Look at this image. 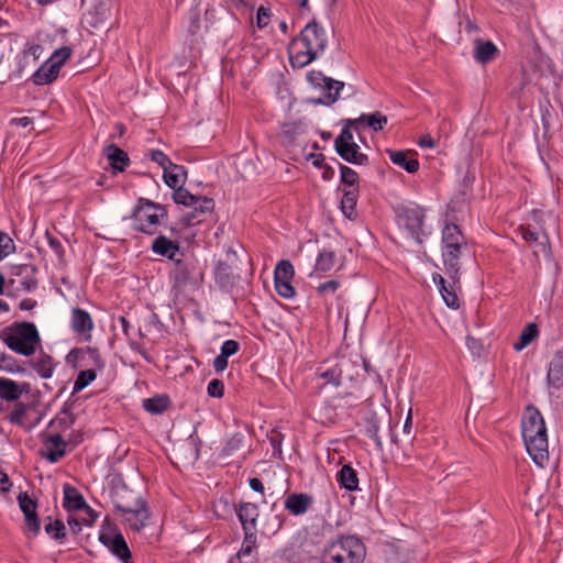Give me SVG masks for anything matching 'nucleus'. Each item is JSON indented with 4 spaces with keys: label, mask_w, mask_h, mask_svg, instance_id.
<instances>
[{
    "label": "nucleus",
    "mask_w": 563,
    "mask_h": 563,
    "mask_svg": "<svg viewBox=\"0 0 563 563\" xmlns=\"http://www.w3.org/2000/svg\"><path fill=\"white\" fill-rule=\"evenodd\" d=\"M328 45L325 30L314 20L308 23L289 44V58L294 66L305 67L324 52Z\"/></svg>",
    "instance_id": "nucleus-1"
},
{
    "label": "nucleus",
    "mask_w": 563,
    "mask_h": 563,
    "mask_svg": "<svg viewBox=\"0 0 563 563\" xmlns=\"http://www.w3.org/2000/svg\"><path fill=\"white\" fill-rule=\"evenodd\" d=\"M521 433L527 452L533 462L542 467L549 461L548 433L543 417L533 406H528L525 409Z\"/></svg>",
    "instance_id": "nucleus-2"
},
{
    "label": "nucleus",
    "mask_w": 563,
    "mask_h": 563,
    "mask_svg": "<svg viewBox=\"0 0 563 563\" xmlns=\"http://www.w3.org/2000/svg\"><path fill=\"white\" fill-rule=\"evenodd\" d=\"M467 250L466 239L460 228L450 223L442 230V261L444 272L453 283L460 282V260Z\"/></svg>",
    "instance_id": "nucleus-3"
},
{
    "label": "nucleus",
    "mask_w": 563,
    "mask_h": 563,
    "mask_svg": "<svg viewBox=\"0 0 563 563\" xmlns=\"http://www.w3.org/2000/svg\"><path fill=\"white\" fill-rule=\"evenodd\" d=\"M1 340L18 354L31 356L41 339L36 327L31 322L14 323L0 331Z\"/></svg>",
    "instance_id": "nucleus-4"
},
{
    "label": "nucleus",
    "mask_w": 563,
    "mask_h": 563,
    "mask_svg": "<svg viewBox=\"0 0 563 563\" xmlns=\"http://www.w3.org/2000/svg\"><path fill=\"white\" fill-rule=\"evenodd\" d=\"M365 558L363 542L354 537H341L330 543L322 553V563H362Z\"/></svg>",
    "instance_id": "nucleus-5"
},
{
    "label": "nucleus",
    "mask_w": 563,
    "mask_h": 563,
    "mask_svg": "<svg viewBox=\"0 0 563 563\" xmlns=\"http://www.w3.org/2000/svg\"><path fill=\"white\" fill-rule=\"evenodd\" d=\"M132 218L136 231L153 235L157 232L159 221L167 218V211L162 205L141 198Z\"/></svg>",
    "instance_id": "nucleus-6"
},
{
    "label": "nucleus",
    "mask_w": 563,
    "mask_h": 563,
    "mask_svg": "<svg viewBox=\"0 0 563 563\" xmlns=\"http://www.w3.org/2000/svg\"><path fill=\"white\" fill-rule=\"evenodd\" d=\"M424 209L418 205L401 207L397 213V223L399 228L407 231L408 235L417 243H422Z\"/></svg>",
    "instance_id": "nucleus-7"
},
{
    "label": "nucleus",
    "mask_w": 563,
    "mask_h": 563,
    "mask_svg": "<svg viewBox=\"0 0 563 563\" xmlns=\"http://www.w3.org/2000/svg\"><path fill=\"white\" fill-rule=\"evenodd\" d=\"M181 256V258L173 261L174 268L170 272L174 287L178 289H183L188 284L196 282L198 274L196 261L191 257H185L183 254Z\"/></svg>",
    "instance_id": "nucleus-8"
},
{
    "label": "nucleus",
    "mask_w": 563,
    "mask_h": 563,
    "mask_svg": "<svg viewBox=\"0 0 563 563\" xmlns=\"http://www.w3.org/2000/svg\"><path fill=\"white\" fill-rule=\"evenodd\" d=\"M99 540L119 559L126 561L131 558L130 549L123 536L120 532L114 531L110 525L102 526Z\"/></svg>",
    "instance_id": "nucleus-9"
},
{
    "label": "nucleus",
    "mask_w": 563,
    "mask_h": 563,
    "mask_svg": "<svg viewBox=\"0 0 563 563\" xmlns=\"http://www.w3.org/2000/svg\"><path fill=\"white\" fill-rule=\"evenodd\" d=\"M110 496L115 510L119 512L130 510V508L143 503L141 496L129 489L125 484L113 485L110 490Z\"/></svg>",
    "instance_id": "nucleus-10"
},
{
    "label": "nucleus",
    "mask_w": 563,
    "mask_h": 563,
    "mask_svg": "<svg viewBox=\"0 0 563 563\" xmlns=\"http://www.w3.org/2000/svg\"><path fill=\"white\" fill-rule=\"evenodd\" d=\"M18 501L22 512L24 514L27 529L33 534H37L40 532L41 525L36 512V500L32 499L26 492H23L19 494Z\"/></svg>",
    "instance_id": "nucleus-11"
},
{
    "label": "nucleus",
    "mask_w": 563,
    "mask_h": 563,
    "mask_svg": "<svg viewBox=\"0 0 563 563\" xmlns=\"http://www.w3.org/2000/svg\"><path fill=\"white\" fill-rule=\"evenodd\" d=\"M389 159L400 168L409 174H413L419 169V161L417 159V152L415 151H395L387 150Z\"/></svg>",
    "instance_id": "nucleus-12"
},
{
    "label": "nucleus",
    "mask_w": 563,
    "mask_h": 563,
    "mask_svg": "<svg viewBox=\"0 0 563 563\" xmlns=\"http://www.w3.org/2000/svg\"><path fill=\"white\" fill-rule=\"evenodd\" d=\"M110 18V4L108 2L100 1L95 5L93 11L89 12L88 15H86V23H88L90 27L96 30L104 29L109 25Z\"/></svg>",
    "instance_id": "nucleus-13"
},
{
    "label": "nucleus",
    "mask_w": 563,
    "mask_h": 563,
    "mask_svg": "<svg viewBox=\"0 0 563 563\" xmlns=\"http://www.w3.org/2000/svg\"><path fill=\"white\" fill-rule=\"evenodd\" d=\"M308 79L313 85H319L318 80H322L323 81V89H324V91H327L325 100L323 101L324 104H332V103H334L338 100V98H339L340 91L344 87V82L343 81L334 80L332 78L321 77L320 73H318V74L311 73L308 76Z\"/></svg>",
    "instance_id": "nucleus-14"
},
{
    "label": "nucleus",
    "mask_w": 563,
    "mask_h": 563,
    "mask_svg": "<svg viewBox=\"0 0 563 563\" xmlns=\"http://www.w3.org/2000/svg\"><path fill=\"white\" fill-rule=\"evenodd\" d=\"M44 445L47 451L43 453V456L51 463L58 462L66 454L67 442L60 434L47 435Z\"/></svg>",
    "instance_id": "nucleus-15"
},
{
    "label": "nucleus",
    "mask_w": 563,
    "mask_h": 563,
    "mask_svg": "<svg viewBox=\"0 0 563 563\" xmlns=\"http://www.w3.org/2000/svg\"><path fill=\"white\" fill-rule=\"evenodd\" d=\"M174 201L178 205H184L186 207H191L194 210H197V202H203L205 209H213L214 202L211 198L195 196L190 194L187 189L179 187L175 189L173 194Z\"/></svg>",
    "instance_id": "nucleus-16"
},
{
    "label": "nucleus",
    "mask_w": 563,
    "mask_h": 563,
    "mask_svg": "<svg viewBox=\"0 0 563 563\" xmlns=\"http://www.w3.org/2000/svg\"><path fill=\"white\" fill-rule=\"evenodd\" d=\"M258 507L252 503L241 504L238 509V517L244 532L256 533V521L258 518Z\"/></svg>",
    "instance_id": "nucleus-17"
},
{
    "label": "nucleus",
    "mask_w": 563,
    "mask_h": 563,
    "mask_svg": "<svg viewBox=\"0 0 563 563\" xmlns=\"http://www.w3.org/2000/svg\"><path fill=\"white\" fill-rule=\"evenodd\" d=\"M350 365V360L341 358L340 362L335 364L333 367L319 372L318 375L320 376V378L324 379L327 384L339 386L341 385L343 378H352L351 375H346L345 373Z\"/></svg>",
    "instance_id": "nucleus-18"
},
{
    "label": "nucleus",
    "mask_w": 563,
    "mask_h": 563,
    "mask_svg": "<svg viewBox=\"0 0 563 563\" xmlns=\"http://www.w3.org/2000/svg\"><path fill=\"white\" fill-rule=\"evenodd\" d=\"M120 514L124 517V521L129 527L135 531H140L145 526L148 518V512L144 501L141 503V505H136L130 508V510H124Z\"/></svg>",
    "instance_id": "nucleus-19"
},
{
    "label": "nucleus",
    "mask_w": 563,
    "mask_h": 563,
    "mask_svg": "<svg viewBox=\"0 0 563 563\" xmlns=\"http://www.w3.org/2000/svg\"><path fill=\"white\" fill-rule=\"evenodd\" d=\"M29 391V384H18L10 378H0V398L7 401H16L23 393Z\"/></svg>",
    "instance_id": "nucleus-20"
},
{
    "label": "nucleus",
    "mask_w": 563,
    "mask_h": 563,
    "mask_svg": "<svg viewBox=\"0 0 563 563\" xmlns=\"http://www.w3.org/2000/svg\"><path fill=\"white\" fill-rule=\"evenodd\" d=\"M548 383L555 389L563 387V349L559 350L550 362Z\"/></svg>",
    "instance_id": "nucleus-21"
},
{
    "label": "nucleus",
    "mask_w": 563,
    "mask_h": 563,
    "mask_svg": "<svg viewBox=\"0 0 563 563\" xmlns=\"http://www.w3.org/2000/svg\"><path fill=\"white\" fill-rule=\"evenodd\" d=\"M152 251L155 254L161 256H165L172 261L176 258V255L179 253V244L177 241H173L165 235H158L152 242Z\"/></svg>",
    "instance_id": "nucleus-22"
},
{
    "label": "nucleus",
    "mask_w": 563,
    "mask_h": 563,
    "mask_svg": "<svg viewBox=\"0 0 563 563\" xmlns=\"http://www.w3.org/2000/svg\"><path fill=\"white\" fill-rule=\"evenodd\" d=\"M433 282L439 286L440 294L445 301L446 306L453 309L460 308V299L456 295L454 285L456 283L445 285V279L440 274H433Z\"/></svg>",
    "instance_id": "nucleus-23"
},
{
    "label": "nucleus",
    "mask_w": 563,
    "mask_h": 563,
    "mask_svg": "<svg viewBox=\"0 0 563 563\" xmlns=\"http://www.w3.org/2000/svg\"><path fill=\"white\" fill-rule=\"evenodd\" d=\"M474 58L481 64H487L496 56L498 49L492 41L476 38L474 41Z\"/></svg>",
    "instance_id": "nucleus-24"
},
{
    "label": "nucleus",
    "mask_w": 563,
    "mask_h": 563,
    "mask_svg": "<svg viewBox=\"0 0 563 563\" xmlns=\"http://www.w3.org/2000/svg\"><path fill=\"white\" fill-rule=\"evenodd\" d=\"M312 504V497L306 494H291L285 501V508L292 515L299 516L305 514Z\"/></svg>",
    "instance_id": "nucleus-25"
},
{
    "label": "nucleus",
    "mask_w": 563,
    "mask_h": 563,
    "mask_svg": "<svg viewBox=\"0 0 563 563\" xmlns=\"http://www.w3.org/2000/svg\"><path fill=\"white\" fill-rule=\"evenodd\" d=\"M59 68L48 59L33 74V82L37 86L51 84L58 76Z\"/></svg>",
    "instance_id": "nucleus-26"
},
{
    "label": "nucleus",
    "mask_w": 563,
    "mask_h": 563,
    "mask_svg": "<svg viewBox=\"0 0 563 563\" xmlns=\"http://www.w3.org/2000/svg\"><path fill=\"white\" fill-rule=\"evenodd\" d=\"M71 327L77 333L89 334L93 328V322L86 310L75 308L71 312Z\"/></svg>",
    "instance_id": "nucleus-27"
},
{
    "label": "nucleus",
    "mask_w": 563,
    "mask_h": 563,
    "mask_svg": "<svg viewBox=\"0 0 563 563\" xmlns=\"http://www.w3.org/2000/svg\"><path fill=\"white\" fill-rule=\"evenodd\" d=\"M164 181L172 189H177L183 186L186 177V170L184 166L169 163L164 169Z\"/></svg>",
    "instance_id": "nucleus-28"
},
{
    "label": "nucleus",
    "mask_w": 563,
    "mask_h": 563,
    "mask_svg": "<svg viewBox=\"0 0 563 563\" xmlns=\"http://www.w3.org/2000/svg\"><path fill=\"white\" fill-rule=\"evenodd\" d=\"M387 117L383 115L378 111L371 114H362L357 119L347 120L349 124H364L375 132L382 131L384 126L387 124Z\"/></svg>",
    "instance_id": "nucleus-29"
},
{
    "label": "nucleus",
    "mask_w": 563,
    "mask_h": 563,
    "mask_svg": "<svg viewBox=\"0 0 563 563\" xmlns=\"http://www.w3.org/2000/svg\"><path fill=\"white\" fill-rule=\"evenodd\" d=\"M104 153L110 162L111 167L119 172H123L130 163L128 154L115 144L108 145L104 148Z\"/></svg>",
    "instance_id": "nucleus-30"
},
{
    "label": "nucleus",
    "mask_w": 563,
    "mask_h": 563,
    "mask_svg": "<svg viewBox=\"0 0 563 563\" xmlns=\"http://www.w3.org/2000/svg\"><path fill=\"white\" fill-rule=\"evenodd\" d=\"M64 493V507L68 510H79L87 508L86 501L82 495L69 484H65L63 487Z\"/></svg>",
    "instance_id": "nucleus-31"
},
{
    "label": "nucleus",
    "mask_w": 563,
    "mask_h": 563,
    "mask_svg": "<svg viewBox=\"0 0 563 563\" xmlns=\"http://www.w3.org/2000/svg\"><path fill=\"white\" fill-rule=\"evenodd\" d=\"M214 277L217 284L224 290L231 289L236 282L232 268L224 262H219L216 266Z\"/></svg>",
    "instance_id": "nucleus-32"
},
{
    "label": "nucleus",
    "mask_w": 563,
    "mask_h": 563,
    "mask_svg": "<svg viewBox=\"0 0 563 563\" xmlns=\"http://www.w3.org/2000/svg\"><path fill=\"white\" fill-rule=\"evenodd\" d=\"M335 151L344 161L355 165H364L368 159L367 155L360 152V146L356 143L335 147Z\"/></svg>",
    "instance_id": "nucleus-33"
},
{
    "label": "nucleus",
    "mask_w": 563,
    "mask_h": 563,
    "mask_svg": "<svg viewBox=\"0 0 563 563\" xmlns=\"http://www.w3.org/2000/svg\"><path fill=\"white\" fill-rule=\"evenodd\" d=\"M338 481L342 487L349 492H354L358 487V478L355 470L350 465H343L338 473Z\"/></svg>",
    "instance_id": "nucleus-34"
},
{
    "label": "nucleus",
    "mask_w": 563,
    "mask_h": 563,
    "mask_svg": "<svg viewBox=\"0 0 563 563\" xmlns=\"http://www.w3.org/2000/svg\"><path fill=\"white\" fill-rule=\"evenodd\" d=\"M539 334V330L536 323L527 324L520 333L518 340L514 343V349L517 352L526 349Z\"/></svg>",
    "instance_id": "nucleus-35"
},
{
    "label": "nucleus",
    "mask_w": 563,
    "mask_h": 563,
    "mask_svg": "<svg viewBox=\"0 0 563 563\" xmlns=\"http://www.w3.org/2000/svg\"><path fill=\"white\" fill-rule=\"evenodd\" d=\"M357 201V190L355 188L349 189L343 194L341 200V209L344 216L353 219L355 216V207Z\"/></svg>",
    "instance_id": "nucleus-36"
},
{
    "label": "nucleus",
    "mask_w": 563,
    "mask_h": 563,
    "mask_svg": "<svg viewBox=\"0 0 563 563\" xmlns=\"http://www.w3.org/2000/svg\"><path fill=\"white\" fill-rule=\"evenodd\" d=\"M256 541H257L256 533L244 532V539L242 542V547H241L240 551L238 552V558L243 563H252L253 562L252 560H246V559L251 556V553L256 548Z\"/></svg>",
    "instance_id": "nucleus-37"
},
{
    "label": "nucleus",
    "mask_w": 563,
    "mask_h": 563,
    "mask_svg": "<svg viewBox=\"0 0 563 563\" xmlns=\"http://www.w3.org/2000/svg\"><path fill=\"white\" fill-rule=\"evenodd\" d=\"M521 236L527 242H538L542 246V251L548 250V235L544 231L537 232L530 228V225L520 227Z\"/></svg>",
    "instance_id": "nucleus-38"
},
{
    "label": "nucleus",
    "mask_w": 563,
    "mask_h": 563,
    "mask_svg": "<svg viewBox=\"0 0 563 563\" xmlns=\"http://www.w3.org/2000/svg\"><path fill=\"white\" fill-rule=\"evenodd\" d=\"M295 276L292 264L287 260H282L275 267L274 282H291Z\"/></svg>",
    "instance_id": "nucleus-39"
},
{
    "label": "nucleus",
    "mask_w": 563,
    "mask_h": 563,
    "mask_svg": "<svg viewBox=\"0 0 563 563\" xmlns=\"http://www.w3.org/2000/svg\"><path fill=\"white\" fill-rule=\"evenodd\" d=\"M335 262V253L329 250H322L316 261V271L327 273L332 269Z\"/></svg>",
    "instance_id": "nucleus-40"
},
{
    "label": "nucleus",
    "mask_w": 563,
    "mask_h": 563,
    "mask_svg": "<svg viewBox=\"0 0 563 563\" xmlns=\"http://www.w3.org/2000/svg\"><path fill=\"white\" fill-rule=\"evenodd\" d=\"M169 404L167 396H158L153 398H147L143 402V407L146 411L151 413H162L167 409Z\"/></svg>",
    "instance_id": "nucleus-41"
},
{
    "label": "nucleus",
    "mask_w": 563,
    "mask_h": 563,
    "mask_svg": "<svg viewBox=\"0 0 563 563\" xmlns=\"http://www.w3.org/2000/svg\"><path fill=\"white\" fill-rule=\"evenodd\" d=\"M53 358L47 354H41L34 364V369L42 378H49L53 374Z\"/></svg>",
    "instance_id": "nucleus-42"
},
{
    "label": "nucleus",
    "mask_w": 563,
    "mask_h": 563,
    "mask_svg": "<svg viewBox=\"0 0 563 563\" xmlns=\"http://www.w3.org/2000/svg\"><path fill=\"white\" fill-rule=\"evenodd\" d=\"M97 377V374L93 369H86L79 372L75 383L73 393H78L86 388L91 382H93Z\"/></svg>",
    "instance_id": "nucleus-43"
},
{
    "label": "nucleus",
    "mask_w": 563,
    "mask_h": 563,
    "mask_svg": "<svg viewBox=\"0 0 563 563\" xmlns=\"http://www.w3.org/2000/svg\"><path fill=\"white\" fill-rule=\"evenodd\" d=\"M45 531L54 540H62L66 536L65 525L59 519L46 523Z\"/></svg>",
    "instance_id": "nucleus-44"
},
{
    "label": "nucleus",
    "mask_w": 563,
    "mask_h": 563,
    "mask_svg": "<svg viewBox=\"0 0 563 563\" xmlns=\"http://www.w3.org/2000/svg\"><path fill=\"white\" fill-rule=\"evenodd\" d=\"M15 252L13 240L4 232L0 231V261Z\"/></svg>",
    "instance_id": "nucleus-45"
},
{
    "label": "nucleus",
    "mask_w": 563,
    "mask_h": 563,
    "mask_svg": "<svg viewBox=\"0 0 563 563\" xmlns=\"http://www.w3.org/2000/svg\"><path fill=\"white\" fill-rule=\"evenodd\" d=\"M71 49L68 46H63L56 49L53 55L48 58L49 62L56 64V66L60 69L63 64L70 57Z\"/></svg>",
    "instance_id": "nucleus-46"
},
{
    "label": "nucleus",
    "mask_w": 563,
    "mask_h": 563,
    "mask_svg": "<svg viewBox=\"0 0 563 563\" xmlns=\"http://www.w3.org/2000/svg\"><path fill=\"white\" fill-rule=\"evenodd\" d=\"M26 409H27V407L25 404L16 402L14 405L12 412L9 416V421L13 424L23 426L24 424L23 418L26 413Z\"/></svg>",
    "instance_id": "nucleus-47"
},
{
    "label": "nucleus",
    "mask_w": 563,
    "mask_h": 563,
    "mask_svg": "<svg viewBox=\"0 0 563 563\" xmlns=\"http://www.w3.org/2000/svg\"><path fill=\"white\" fill-rule=\"evenodd\" d=\"M340 172H341V180L343 184H345L350 187H353L357 184L358 175L354 169H352L349 166L341 165Z\"/></svg>",
    "instance_id": "nucleus-48"
},
{
    "label": "nucleus",
    "mask_w": 563,
    "mask_h": 563,
    "mask_svg": "<svg viewBox=\"0 0 563 563\" xmlns=\"http://www.w3.org/2000/svg\"><path fill=\"white\" fill-rule=\"evenodd\" d=\"M354 124H349V122L346 121L345 126L342 129L340 135L335 139V142H334L335 147L345 146V145L355 143L353 141V134L350 130V128Z\"/></svg>",
    "instance_id": "nucleus-49"
},
{
    "label": "nucleus",
    "mask_w": 563,
    "mask_h": 563,
    "mask_svg": "<svg viewBox=\"0 0 563 563\" xmlns=\"http://www.w3.org/2000/svg\"><path fill=\"white\" fill-rule=\"evenodd\" d=\"M379 426L376 421V418L372 416L369 419H367V426H366V434L373 439L378 448H382V440L378 435Z\"/></svg>",
    "instance_id": "nucleus-50"
},
{
    "label": "nucleus",
    "mask_w": 563,
    "mask_h": 563,
    "mask_svg": "<svg viewBox=\"0 0 563 563\" xmlns=\"http://www.w3.org/2000/svg\"><path fill=\"white\" fill-rule=\"evenodd\" d=\"M277 294L286 299H290L296 295L295 288L291 282H274Z\"/></svg>",
    "instance_id": "nucleus-51"
},
{
    "label": "nucleus",
    "mask_w": 563,
    "mask_h": 563,
    "mask_svg": "<svg viewBox=\"0 0 563 563\" xmlns=\"http://www.w3.org/2000/svg\"><path fill=\"white\" fill-rule=\"evenodd\" d=\"M45 238L54 254L57 256L59 261H62L64 257V247L60 241L57 238L53 236L48 231H46Z\"/></svg>",
    "instance_id": "nucleus-52"
},
{
    "label": "nucleus",
    "mask_w": 563,
    "mask_h": 563,
    "mask_svg": "<svg viewBox=\"0 0 563 563\" xmlns=\"http://www.w3.org/2000/svg\"><path fill=\"white\" fill-rule=\"evenodd\" d=\"M207 391L210 397L221 398L224 394L223 382L217 378L210 380L208 384Z\"/></svg>",
    "instance_id": "nucleus-53"
},
{
    "label": "nucleus",
    "mask_w": 563,
    "mask_h": 563,
    "mask_svg": "<svg viewBox=\"0 0 563 563\" xmlns=\"http://www.w3.org/2000/svg\"><path fill=\"white\" fill-rule=\"evenodd\" d=\"M75 422V416L68 411H62L53 421L52 424H58L64 428L70 427Z\"/></svg>",
    "instance_id": "nucleus-54"
},
{
    "label": "nucleus",
    "mask_w": 563,
    "mask_h": 563,
    "mask_svg": "<svg viewBox=\"0 0 563 563\" xmlns=\"http://www.w3.org/2000/svg\"><path fill=\"white\" fill-rule=\"evenodd\" d=\"M240 349V344L238 341L235 340H227L222 346H221V354H223V356H231V355H234Z\"/></svg>",
    "instance_id": "nucleus-55"
},
{
    "label": "nucleus",
    "mask_w": 563,
    "mask_h": 563,
    "mask_svg": "<svg viewBox=\"0 0 563 563\" xmlns=\"http://www.w3.org/2000/svg\"><path fill=\"white\" fill-rule=\"evenodd\" d=\"M340 283L335 279L328 280L325 283H322L317 288L318 292L320 295H328V294H334L336 289L339 288Z\"/></svg>",
    "instance_id": "nucleus-56"
},
{
    "label": "nucleus",
    "mask_w": 563,
    "mask_h": 563,
    "mask_svg": "<svg viewBox=\"0 0 563 563\" xmlns=\"http://www.w3.org/2000/svg\"><path fill=\"white\" fill-rule=\"evenodd\" d=\"M271 19V11L264 7H260L256 15V24L260 29L268 25Z\"/></svg>",
    "instance_id": "nucleus-57"
},
{
    "label": "nucleus",
    "mask_w": 563,
    "mask_h": 563,
    "mask_svg": "<svg viewBox=\"0 0 563 563\" xmlns=\"http://www.w3.org/2000/svg\"><path fill=\"white\" fill-rule=\"evenodd\" d=\"M242 444L240 437H232L224 445L222 452L225 455H232L234 451L239 450Z\"/></svg>",
    "instance_id": "nucleus-58"
},
{
    "label": "nucleus",
    "mask_w": 563,
    "mask_h": 563,
    "mask_svg": "<svg viewBox=\"0 0 563 563\" xmlns=\"http://www.w3.org/2000/svg\"><path fill=\"white\" fill-rule=\"evenodd\" d=\"M151 159L162 166L163 169L172 163L170 159L159 150L151 151Z\"/></svg>",
    "instance_id": "nucleus-59"
},
{
    "label": "nucleus",
    "mask_w": 563,
    "mask_h": 563,
    "mask_svg": "<svg viewBox=\"0 0 563 563\" xmlns=\"http://www.w3.org/2000/svg\"><path fill=\"white\" fill-rule=\"evenodd\" d=\"M228 367V357L219 354L213 361V368L217 373L223 372Z\"/></svg>",
    "instance_id": "nucleus-60"
},
{
    "label": "nucleus",
    "mask_w": 563,
    "mask_h": 563,
    "mask_svg": "<svg viewBox=\"0 0 563 563\" xmlns=\"http://www.w3.org/2000/svg\"><path fill=\"white\" fill-rule=\"evenodd\" d=\"M11 485L12 483L9 476L4 472L0 471V490L7 493L10 490Z\"/></svg>",
    "instance_id": "nucleus-61"
},
{
    "label": "nucleus",
    "mask_w": 563,
    "mask_h": 563,
    "mask_svg": "<svg viewBox=\"0 0 563 563\" xmlns=\"http://www.w3.org/2000/svg\"><path fill=\"white\" fill-rule=\"evenodd\" d=\"M67 523H68L69 529L71 530V532L74 534H77V533H79L81 531V522L77 518L69 517L67 519Z\"/></svg>",
    "instance_id": "nucleus-62"
},
{
    "label": "nucleus",
    "mask_w": 563,
    "mask_h": 563,
    "mask_svg": "<svg viewBox=\"0 0 563 563\" xmlns=\"http://www.w3.org/2000/svg\"><path fill=\"white\" fill-rule=\"evenodd\" d=\"M418 144H419L421 147H429V148H433V147L435 146V142H434V140H433L429 134L422 135V136L419 139Z\"/></svg>",
    "instance_id": "nucleus-63"
},
{
    "label": "nucleus",
    "mask_w": 563,
    "mask_h": 563,
    "mask_svg": "<svg viewBox=\"0 0 563 563\" xmlns=\"http://www.w3.org/2000/svg\"><path fill=\"white\" fill-rule=\"evenodd\" d=\"M11 124L21 126V128H27L32 124V120L29 117H22V118H13L11 120Z\"/></svg>",
    "instance_id": "nucleus-64"
}]
</instances>
